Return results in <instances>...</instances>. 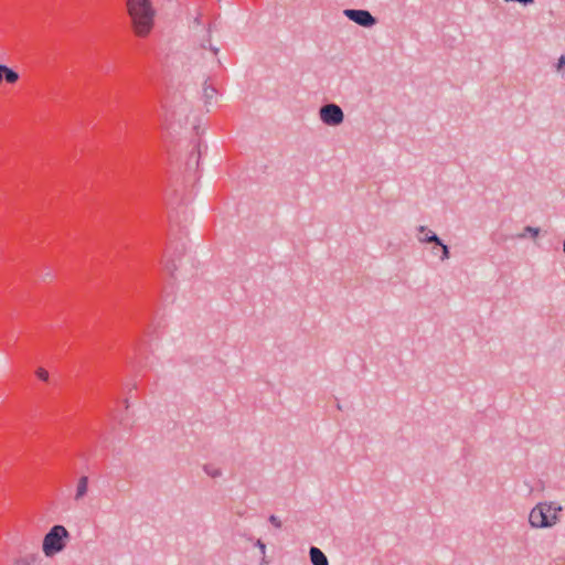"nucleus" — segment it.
<instances>
[{
  "label": "nucleus",
  "mask_w": 565,
  "mask_h": 565,
  "mask_svg": "<svg viewBox=\"0 0 565 565\" xmlns=\"http://www.w3.org/2000/svg\"><path fill=\"white\" fill-rule=\"evenodd\" d=\"M70 540V532L64 525H54L44 535L42 551L46 557H53L61 553Z\"/></svg>",
  "instance_id": "7ed1b4c3"
},
{
  "label": "nucleus",
  "mask_w": 565,
  "mask_h": 565,
  "mask_svg": "<svg viewBox=\"0 0 565 565\" xmlns=\"http://www.w3.org/2000/svg\"><path fill=\"white\" fill-rule=\"evenodd\" d=\"M248 541L253 542L254 545L256 547H258L260 555H262V563H264V564L267 563L266 562V544L260 539L254 540L252 536L248 537Z\"/></svg>",
  "instance_id": "ddd939ff"
},
{
  "label": "nucleus",
  "mask_w": 565,
  "mask_h": 565,
  "mask_svg": "<svg viewBox=\"0 0 565 565\" xmlns=\"http://www.w3.org/2000/svg\"><path fill=\"white\" fill-rule=\"evenodd\" d=\"M203 470H204V472L209 477H211L213 479L218 478V477L222 476V470L217 466H215L214 463H206V465H204L203 466Z\"/></svg>",
  "instance_id": "f8f14e48"
},
{
  "label": "nucleus",
  "mask_w": 565,
  "mask_h": 565,
  "mask_svg": "<svg viewBox=\"0 0 565 565\" xmlns=\"http://www.w3.org/2000/svg\"><path fill=\"white\" fill-rule=\"evenodd\" d=\"M35 374H36V376H38L40 380H42V381H44V382H47V381H49L50 375H49V372H47L45 369H43V367H39V369L36 370Z\"/></svg>",
  "instance_id": "2eb2a0df"
},
{
  "label": "nucleus",
  "mask_w": 565,
  "mask_h": 565,
  "mask_svg": "<svg viewBox=\"0 0 565 565\" xmlns=\"http://www.w3.org/2000/svg\"><path fill=\"white\" fill-rule=\"evenodd\" d=\"M89 483L90 480L88 476H81L75 481L72 500L76 504H82L87 499L90 491Z\"/></svg>",
  "instance_id": "423d86ee"
},
{
  "label": "nucleus",
  "mask_w": 565,
  "mask_h": 565,
  "mask_svg": "<svg viewBox=\"0 0 565 565\" xmlns=\"http://www.w3.org/2000/svg\"><path fill=\"white\" fill-rule=\"evenodd\" d=\"M344 14L351 21L364 28H371L376 23L375 18L366 10L347 9Z\"/></svg>",
  "instance_id": "39448f33"
},
{
  "label": "nucleus",
  "mask_w": 565,
  "mask_h": 565,
  "mask_svg": "<svg viewBox=\"0 0 565 565\" xmlns=\"http://www.w3.org/2000/svg\"><path fill=\"white\" fill-rule=\"evenodd\" d=\"M19 79V74L6 65H0V84L6 81L8 84H15Z\"/></svg>",
  "instance_id": "6e6552de"
},
{
  "label": "nucleus",
  "mask_w": 565,
  "mask_h": 565,
  "mask_svg": "<svg viewBox=\"0 0 565 565\" xmlns=\"http://www.w3.org/2000/svg\"><path fill=\"white\" fill-rule=\"evenodd\" d=\"M320 120L328 126H339L344 120V114L337 104H327L319 109Z\"/></svg>",
  "instance_id": "20e7f679"
},
{
  "label": "nucleus",
  "mask_w": 565,
  "mask_h": 565,
  "mask_svg": "<svg viewBox=\"0 0 565 565\" xmlns=\"http://www.w3.org/2000/svg\"><path fill=\"white\" fill-rule=\"evenodd\" d=\"M438 248H440L441 250V254L439 256L440 260L441 262H445L449 258L450 256V253H449V248L446 244H444L441 241H440V244H435Z\"/></svg>",
  "instance_id": "4468645a"
},
{
  "label": "nucleus",
  "mask_w": 565,
  "mask_h": 565,
  "mask_svg": "<svg viewBox=\"0 0 565 565\" xmlns=\"http://www.w3.org/2000/svg\"><path fill=\"white\" fill-rule=\"evenodd\" d=\"M269 522L276 527V529H280L281 527V521L276 516V515H270L269 516Z\"/></svg>",
  "instance_id": "a211bd4d"
},
{
  "label": "nucleus",
  "mask_w": 565,
  "mask_h": 565,
  "mask_svg": "<svg viewBox=\"0 0 565 565\" xmlns=\"http://www.w3.org/2000/svg\"><path fill=\"white\" fill-rule=\"evenodd\" d=\"M161 266L164 270H167L169 274H173V271L177 269V265L174 260L170 258L169 252H164L162 259H161Z\"/></svg>",
  "instance_id": "9b49d317"
},
{
  "label": "nucleus",
  "mask_w": 565,
  "mask_h": 565,
  "mask_svg": "<svg viewBox=\"0 0 565 565\" xmlns=\"http://www.w3.org/2000/svg\"><path fill=\"white\" fill-rule=\"evenodd\" d=\"M556 68L558 72L565 74V55H562L559 58H558V62H557V65H556Z\"/></svg>",
  "instance_id": "dca6fc26"
},
{
  "label": "nucleus",
  "mask_w": 565,
  "mask_h": 565,
  "mask_svg": "<svg viewBox=\"0 0 565 565\" xmlns=\"http://www.w3.org/2000/svg\"><path fill=\"white\" fill-rule=\"evenodd\" d=\"M127 12L135 34L146 38L154 26L157 10L151 0H127Z\"/></svg>",
  "instance_id": "f257e3e1"
},
{
  "label": "nucleus",
  "mask_w": 565,
  "mask_h": 565,
  "mask_svg": "<svg viewBox=\"0 0 565 565\" xmlns=\"http://www.w3.org/2000/svg\"><path fill=\"white\" fill-rule=\"evenodd\" d=\"M563 250H564V253H565V241H564V244H563Z\"/></svg>",
  "instance_id": "412c9836"
},
{
  "label": "nucleus",
  "mask_w": 565,
  "mask_h": 565,
  "mask_svg": "<svg viewBox=\"0 0 565 565\" xmlns=\"http://www.w3.org/2000/svg\"><path fill=\"white\" fill-rule=\"evenodd\" d=\"M562 510V507L557 502H539L530 511L529 523L533 529L552 527L559 521Z\"/></svg>",
  "instance_id": "f03ea898"
},
{
  "label": "nucleus",
  "mask_w": 565,
  "mask_h": 565,
  "mask_svg": "<svg viewBox=\"0 0 565 565\" xmlns=\"http://www.w3.org/2000/svg\"><path fill=\"white\" fill-rule=\"evenodd\" d=\"M524 232L530 234L532 237H536V236H539L540 230L536 227L526 226L524 228Z\"/></svg>",
  "instance_id": "f3484780"
},
{
  "label": "nucleus",
  "mask_w": 565,
  "mask_h": 565,
  "mask_svg": "<svg viewBox=\"0 0 565 565\" xmlns=\"http://www.w3.org/2000/svg\"><path fill=\"white\" fill-rule=\"evenodd\" d=\"M436 252H438V248L433 249V254H436Z\"/></svg>",
  "instance_id": "aec40b11"
},
{
  "label": "nucleus",
  "mask_w": 565,
  "mask_h": 565,
  "mask_svg": "<svg viewBox=\"0 0 565 565\" xmlns=\"http://www.w3.org/2000/svg\"><path fill=\"white\" fill-rule=\"evenodd\" d=\"M218 92L211 84H205L203 87V96L205 98L206 104H212L216 99Z\"/></svg>",
  "instance_id": "9d476101"
},
{
  "label": "nucleus",
  "mask_w": 565,
  "mask_h": 565,
  "mask_svg": "<svg viewBox=\"0 0 565 565\" xmlns=\"http://www.w3.org/2000/svg\"><path fill=\"white\" fill-rule=\"evenodd\" d=\"M309 555L312 565H329L327 556L320 548L311 546L309 550Z\"/></svg>",
  "instance_id": "1a4fd4ad"
},
{
  "label": "nucleus",
  "mask_w": 565,
  "mask_h": 565,
  "mask_svg": "<svg viewBox=\"0 0 565 565\" xmlns=\"http://www.w3.org/2000/svg\"><path fill=\"white\" fill-rule=\"evenodd\" d=\"M436 252H438V248L433 249V254H436Z\"/></svg>",
  "instance_id": "6ab92c4d"
},
{
  "label": "nucleus",
  "mask_w": 565,
  "mask_h": 565,
  "mask_svg": "<svg viewBox=\"0 0 565 565\" xmlns=\"http://www.w3.org/2000/svg\"><path fill=\"white\" fill-rule=\"evenodd\" d=\"M417 231H418L417 239L420 243L440 244V238L428 227L420 225V226H418Z\"/></svg>",
  "instance_id": "0eeeda50"
}]
</instances>
